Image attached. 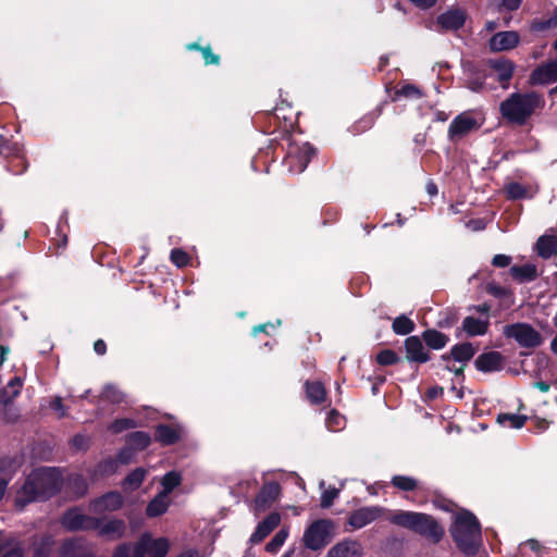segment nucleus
Returning <instances> with one entry per match:
<instances>
[{"label":"nucleus","instance_id":"f257e3e1","mask_svg":"<svg viewBox=\"0 0 557 557\" xmlns=\"http://www.w3.org/2000/svg\"><path fill=\"white\" fill-rule=\"evenodd\" d=\"M61 475L57 469H36L18 490L15 498L16 506L23 508L28 503L49 497L61 487Z\"/></svg>","mask_w":557,"mask_h":557},{"label":"nucleus","instance_id":"f03ea898","mask_svg":"<svg viewBox=\"0 0 557 557\" xmlns=\"http://www.w3.org/2000/svg\"><path fill=\"white\" fill-rule=\"evenodd\" d=\"M386 520L394 525L418 533L434 543L441 541L444 530L429 515L408 510H388Z\"/></svg>","mask_w":557,"mask_h":557},{"label":"nucleus","instance_id":"7ed1b4c3","mask_svg":"<svg viewBox=\"0 0 557 557\" xmlns=\"http://www.w3.org/2000/svg\"><path fill=\"white\" fill-rule=\"evenodd\" d=\"M544 107L541 95L532 91L527 94L515 92L504 100L499 110L502 115L511 123L523 125L536 110Z\"/></svg>","mask_w":557,"mask_h":557},{"label":"nucleus","instance_id":"20e7f679","mask_svg":"<svg viewBox=\"0 0 557 557\" xmlns=\"http://www.w3.org/2000/svg\"><path fill=\"white\" fill-rule=\"evenodd\" d=\"M458 547L467 554H473L481 539V529L476 518L468 511L456 516L450 530Z\"/></svg>","mask_w":557,"mask_h":557},{"label":"nucleus","instance_id":"39448f33","mask_svg":"<svg viewBox=\"0 0 557 557\" xmlns=\"http://www.w3.org/2000/svg\"><path fill=\"white\" fill-rule=\"evenodd\" d=\"M504 335L512 338L520 347L535 348L543 343L542 335L528 323H513L504 326Z\"/></svg>","mask_w":557,"mask_h":557},{"label":"nucleus","instance_id":"423d86ee","mask_svg":"<svg viewBox=\"0 0 557 557\" xmlns=\"http://www.w3.org/2000/svg\"><path fill=\"white\" fill-rule=\"evenodd\" d=\"M170 543L165 537L153 539L150 534L141 535L136 543L133 557H165Z\"/></svg>","mask_w":557,"mask_h":557},{"label":"nucleus","instance_id":"0eeeda50","mask_svg":"<svg viewBox=\"0 0 557 557\" xmlns=\"http://www.w3.org/2000/svg\"><path fill=\"white\" fill-rule=\"evenodd\" d=\"M331 527L327 520L313 522L304 534L305 545L312 550L322 548L329 541Z\"/></svg>","mask_w":557,"mask_h":557},{"label":"nucleus","instance_id":"6e6552de","mask_svg":"<svg viewBox=\"0 0 557 557\" xmlns=\"http://www.w3.org/2000/svg\"><path fill=\"white\" fill-rule=\"evenodd\" d=\"M387 512L388 510L380 506L362 507L351 512L348 523L354 529H361L383 516L386 517Z\"/></svg>","mask_w":557,"mask_h":557},{"label":"nucleus","instance_id":"1a4fd4ad","mask_svg":"<svg viewBox=\"0 0 557 557\" xmlns=\"http://www.w3.org/2000/svg\"><path fill=\"white\" fill-rule=\"evenodd\" d=\"M62 524L71 531L92 530L98 525V519L88 517L79 509L74 508L64 513Z\"/></svg>","mask_w":557,"mask_h":557},{"label":"nucleus","instance_id":"9d476101","mask_svg":"<svg viewBox=\"0 0 557 557\" xmlns=\"http://www.w3.org/2000/svg\"><path fill=\"white\" fill-rule=\"evenodd\" d=\"M479 127L480 123L471 114L461 113L450 123L448 137L451 140H458Z\"/></svg>","mask_w":557,"mask_h":557},{"label":"nucleus","instance_id":"9b49d317","mask_svg":"<svg viewBox=\"0 0 557 557\" xmlns=\"http://www.w3.org/2000/svg\"><path fill=\"white\" fill-rule=\"evenodd\" d=\"M281 487L276 482L265 483L259 494L257 495L253 504L255 515L265 511L280 496Z\"/></svg>","mask_w":557,"mask_h":557},{"label":"nucleus","instance_id":"f8f14e48","mask_svg":"<svg viewBox=\"0 0 557 557\" xmlns=\"http://www.w3.org/2000/svg\"><path fill=\"white\" fill-rule=\"evenodd\" d=\"M520 42V36L515 30H505L494 34L490 41L488 47L493 52H503L516 48Z\"/></svg>","mask_w":557,"mask_h":557},{"label":"nucleus","instance_id":"ddd939ff","mask_svg":"<svg viewBox=\"0 0 557 557\" xmlns=\"http://www.w3.org/2000/svg\"><path fill=\"white\" fill-rule=\"evenodd\" d=\"M557 82V59L539 65L530 75L532 85H548Z\"/></svg>","mask_w":557,"mask_h":557},{"label":"nucleus","instance_id":"4468645a","mask_svg":"<svg viewBox=\"0 0 557 557\" xmlns=\"http://www.w3.org/2000/svg\"><path fill=\"white\" fill-rule=\"evenodd\" d=\"M465 21L466 14L462 10L450 9L437 16L436 26L443 32L457 30L463 26Z\"/></svg>","mask_w":557,"mask_h":557},{"label":"nucleus","instance_id":"2eb2a0df","mask_svg":"<svg viewBox=\"0 0 557 557\" xmlns=\"http://www.w3.org/2000/svg\"><path fill=\"white\" fill-rule=\"evenodd\" d=\"M362 545L354 540H344L333 545L325 557H362Z\"/></svg>","mask_w":557,"mask_h":557},{"label":"nucleus","instance_id":"dca6fc26","mask_svg":"<svg viewBox=\"0 0 557 557\" xmlns=\"http://www.w3.org/2000/svg\"><path fill=\"white\" fill-rule=\"evenodd\" d=\"M280 523L281 515L278 512L270 513L257 525L255 532L250 536V543L258 544L262 542L276 527H278Z\"/></svg>","mask_w":557,"mask_h":557},{"label":"nucleus","instance_id":"f3484780","mask_svg":"<svg viewBox=\"0 0 557 557\" xmlns=\"http://www.w3.org/2000/svg\"><path fill=\"white\" fill-rule=\"evenodd\" d=\"M406 357L409 361L426 362L430 359L428 351L419 337L410 336L405 341Z\"/></svg>","mask_w":557,"mask_h":557},{"label":"nucleus","instance_id":"a211bd4d","mask_svg":"<svg viewBox=\"0 0 557 557\" xmlns=\"http://www.w3.org/2000/svg\"><path fill=\"white\" fill-rule=\"evenodd\" d=\"M488 64L495 73L497 81L500 82L504 87H506V84L510 81L515 71L513 62L508 59L499 58L491 60Z\"/></svg>","mask_w":557,"mask_h":557},{"label":"nucleus","instance_id":"6ab92c4d","mask_svg":"<svg viewBox=\"0 0 557 557\" xmlns=\"http://www.w3.org/2000/svg\"><path fill=\"white\" fill-rule=\"evenodd\" d=\"M122 496L119 493L111 492L96 499L91 504V507L95 512L102 513L106 511L117 510L122 506Z\"/></svg>","mask_w":557,"mask_h":557},{"label":"nucleus","instance_id":"aec40b11","mask_svg":"<svg viewBox=\"0 0 557 557\" xmlns=\"http://www.w3.org/2000/svg\"><path fill=\"white\" fill-rule=\"evenodd\" d=\"M94 530H98L102 536L115 540L124 534L125 523L120 519L98 520V525Z\"/></svg>","mask_w":557,"mask_h":557},{"label":"nucleus","instance_id":"412c9836","mask_svg":"<svg viewBox=\"0 0 557 557\" xmlns=\"http://www.w3.org/2000/svg\"><path fill=\"white\" fill-rule=\"evenodd\" d=\"M503 357L497 351L482 354L475 360V366L479 370L484 372L496 371L502 368Z\"/></svg>","mask_w":557,"mask_h":557},{"label":"nucleus","instance_id":"4be33fe9","mask_svg":"<svg viewBox=\"0 0 557 557\" xmlns=\"http://www.w3.org/2000/svg\"><path fill=\"white\" fill-rule=\"evenodd\" d=\"M183 429L181 426H170L161 424L156 430V440L163 445H172L182 437Z\"/></svg>","mask_w":557,"mask_h":557},{"label":"nucleus","instance_id":"5701e85b","mask_svg":"<svg viewBox=\"0 0 557 557\" xmlns=\"http://www.w3.org/2000/svg\"><path fill=\"white\" fill-rule=\"evenodd\" d=\"M298 150L297 153L293 150L289 151L288 158L292 162L296 163V171L300 173L307 168L311 157L314 154V149L309 144H305Z\"/></svg>","mask_w":557,"mask_h":557},{"label":"nucleus","instance_id":"b1692460","mask_svg":"<svg viewBox=\"0 0 557 557\" xmlns=\"http://www.w3.org/2000/svg\"><path fill=\"white\" fill-rule=\"evenodd\" d=\"M169 505V495L161 492L148 504L146 513L148 517H158L168 510Z\"/></svg>","mask_w":557,"mask_h":557},{"label":"nucleus","instance_id":"393cba45","mask_svg":"<svg viewBox=\"0 0 557 557\" xmlns=\"http://www.w3.org/2000/svg\"><path fill=\"white\" fill-rule=\"evenodd\" d=\"M537 253L545 259H548L557 253V237L544 235L536 242Z\"/></svg>","mask_w":557,"mask_h":557},{"label":"nucleus","instance_id":"a878e982","mask_svg":"<svg viewBox=\"0 0 557 557\" xmlns=\"http://www.w3.org/2000/svg\"><path fill=\"white\" fill-rule=\"evenodd\" d=\"M488 324V320L467 317L462 321V329L469 336L484 335L487 332Z\"/></svg>","mask_w":557,"mask_h":557},{"label":"nucleus","instance_id":"bb28decb","mask_svg":"<svg viewBox=\"0 0 557 557\" xmlns=\"http://www.w3.org/2000/svg\"><path fill=\"white\" fill-rule=\"evenodd\" d=\"M474 355V348L470 343H463L460 345H456L453 347L450 355V360H455L459 363L465 364L467 361H469Z\"/></svg>","mask_w":557,"mask_h":557},{"label":"nucleus","instance_id":"cd10ccee","mask_svg":"<svg viewBox=\"0 0 557 557\" xmlns=\"http://www.w3.org/2000/svg\"><path fill=\"white\" fill-rule=\"evenodd\" d=\"M0 555L1 557H23V552L16 541L0 536Z\"/></svg>","mask_w":557,"mask_h":557},{"label":"nucleus","instance_id":"c85d7f7f","mask_svg":"<svg viewBox=\"0 0 557 557\" xmlns=\"http://www.w3.org/2000/svg\"><path fill=\"white\" fill-rule=\"evenodd\" d=\"M22 387L20 377L15 376L8 383L7 387L0 392V404L4 406L9 405L10 401L18 395Z\"/></svg>","mask_w":557,"mask_h":557},{"label":"nucleus","instance_id":"c756f323","mask_svg":"<svg viewBox=\"0 0 557 557\" xmlns=\"http://www.w3.org/2000/svg\"><path fill=\"white\" fill-rule=\"evenodd\" d=\"M306 393L308 399L313 404H320L324 401L326 396L325 388L320 382H307Z\"/></svg>","mask_w":557,"mask_h":557},{"label":"nucleus","instance_id":"7c9ffc66","mask_svg":"<svg viewBox=\"0 0 557 557\" xmlns=\"http://www.w3.org/2000/svg\"><path fill=\"white\" fill-rule=\"evenodd\" d=\"M423 339L430 348L442 349L448 342V337L435 330H429L423 333Z\"/></svg>","mask_w":557,"mask_h":557},{"label":"nucleus","instance_id":"2f4dec72","mask_svg":"<svg viewBox=\"0 0 557 557\" xmlns=\"http://www.w3.org/2000/svg\"><path fill=\"white\" fill-rule=\"evenodd\" d=\"M527 417L516 413H500L497 417V422L504 426L520 429L527 422Z\"/></svg>","mask_w":557,"mask_h":557},{"label":"nucleus","instance_id":"473e14b6","mask_svg":"<svg viewBox=\"0 0 557 557\" xmlns=\"http://www.w3.org/2000/svg\"><path fill=\"white\" fill-rule=\"evenodd\" d=\"M391 483L404 492H411L419 487V481L412 476L407 475H394Z\"/></svg>","mask_w":557,"mask_h":557},{"label":"nucleus","instance_id":"72a5a7b5","mask_svg":"<svg viewBox=\"0 0 557 557\" xmlns=\"http://www.w3.org/2000/svg\"><path fill=\"white\" fill-rule=\"evenodd\" d=\"M511 275L521 281H532L536 277V268L533 264H524L521 267H512L510 269Z\"/></svg>","mask_w":557,"mask_h":557},{"label":"nucleus","instance_id":"f704fd0d","mask_svg":"<svg viewBox=\"0 0 557 557\" xmlns=\"http://www.w3.org/2000/svg\"><path fill=\"white\" fill-rule=\"evenodd\" d=\"M414 329V323L407 317L400 315L393 322V330L396 334L407 335Z\"/></svg>","mask_w":557,"mask_h":557},{"label":"nucleus","instance_id":"c9c22d12","mask_svg":"<svg viewBox=\"0 0 557 557\" xmlns=\"http://www.w3.org/2000/svg\"><path fill=\"white\" fill-rule=\"evenodd\" d=\"M145 475H146V471L141 468L134 470L124 480V484H123L124 488L131 490V491L136 490L137 487H139V485L144 481Z\"/></svg>","mask_w":557,"mask_h":557},{"label":"nucleus","instance_id":"e433bc0d","mask_svg":"<svg viewBox=\"0 0 557 557\" xmlns=\"http://www.w3.org/2000/svg\"><path fill=\"white\" fill-rule=\"evenodd\" d=\"M182 476L178 472H168L161 480L163 493L170 494L176 486L181 484Z\"/></svg>","mask_w":557,"mask_h":557},{"label":"nucleus","instance_id":"4c0bfd02","mask_svg":"<svg viewBox=\"0 0 557 557\" xmlns=\"http://www.w3.org/2000/svg\"><path fill=\"white\" fill-rule=\"evenodd\" d=\"M287 536H288V531L286 529L280 530L273 536V539L265 545V550L271 554L276 553L283 546Z\"/></svg>","mask_w":557,"mask_h":557},{"label":"nucleus","instance_id":"58836bf2","mask_svg":"<svg viewBox=\"0 0 557 557\" xmlns=\"http://www.w3.org/2000/svg\"><path fill=\"white\" fill-rule=\"evenodd\" d=\"M507 197L510 199H520L528 197V189L519 183H510L505 188Z\"/></svg>","mask_w":557,"mask_h":557},{"label":"nucleus","instance_id":"ea45409f","mask_svg":"<svg viewBox=\"0 0 557 557\" xmlns=\"http://www.w3.org/2000/svg\"><path fill=\"white\" fill-rule=\"evenodd\" d=\"M129 444L137 449H144L150 444V436L144 432H134L129 435Z\"/></svg>","mask_w":557,"mask_h":557},{"label":"nucleus","instance_id":"a19ab883","mask_svg":"<svg viewBox=\"0 0 557 557\" xmlns=\"http://www.w3.org/2000/svg\"><path fill=\"white\" fill-rule=\"evenodd\" d=\"M376 361L382 366H389L396 363L398 361V357L395 351L385 349L376 355Z\"/></svg>","mask_w":557,"mask_h":557},{"label":"nucleus","instance_id":"79ce46f5","mask_svg":"<svg viewBox=\"0 0 557 557\" xmlns=\"http://www.w3.org/2000/svg\"><path fill=\"white\" fill-rule=\"evenodd\" d=\"M102 397L112 403H122L124 399V395L116 387L108 385L102 392Z\"/></svg>","mask_w":557,"mask_h":557},{"label":"nucleus","instance_id":"37998d69","mask_svg":"<svg viewBox=\"0 0 557 557\" xmlns=\"http://www.w3.org/2000/svg\"><path fill=\"white\" fill-rule=\"evenodd\" d=\"M344 418L338 414L336 411H331L327 419L326 425L331 431H338L343 428Z\"/></svg>","mask_w":557,"mask_h":557},{"label":"nucleus","instance_id":"c03bdc74","mask_svg":"<svg viewBox=\"0 0 557 557\" xmlns=\"http://www.w3.org/2000/svg\"><path fill=\"white\" fill-rule=\"evenodd\" d=\"M136 428V423L134 420L132 419H119L116 421H114L111 426H110V430L113 432V433H120L124 430H127V429H134Z\"/></svg>","mask_w":557,"mask_h":557},{"label":"nucleus","instance_id":"a18cd8bd","mask_svg":"<svg viewBox=\"0 0 557 557\" xmlns=\"http://www.w3.org/2000/svg\"><path fill=\"white\" fill-rule=\"evenodd\" d=\"M171 260H172V262L174 264H176L177 267L182 268V267H185L188 263L189 257L182 249H173L171 251Z\"/></svg>","mask_w":557,"mask_h":557},{"label":"nucleus","instance_id":"49530a36","mask_svg":"<svg viewBox=\"0 0 557 557\" xmlns=\"http://www.w3.org/2000/svg\"><path fill=\"white\" fill-rule=\"evenodd\" d=\"M339 491L335 487H329L321 496V506L324 508L330 507L334 499L338 496Z\"/></svg>","mask_w":557,"mask_h":557},{"label":"nucleus","instance_id":"de8ad7c7","mask_svg":"<svg viewBox=\"0 0 557 557\" xmlns=\"http://www.w3.org/2000/svg\"><path fill=\"white\" fill-rule=\"evenodd\" d=\"M397 94L400 95V96L407 97V98H418V97L421 96L420 90L417 87L412 86V85L403 86L397 91Z\"/></svg>","mask_w":557,"mask_h":557},{"label":"nucleus","instance_id":"09e8293b","mask_svg":"<svg viewBox=\"0 0 557 557\" xmlns=\"http://www.w3.org/2000/svg\"><path fill=\"white\" fill-rule=\"evenodd\" d=\"M50 407H51V409H53L58 413L59 418L65 417L66 411H65V408H64V406L62 404V399L60 397H54L51 400Z\"/></svg>","mask_w":557,"mask_h":557},{"label":"nucleus","instance_id":"8fccbe9b","mask_svg":"<svg viewBox=\"0 0 557 557\" xmlns=\"http://www.w3.org/2000/svg\"><path fill=\"white\" fill-rule=\"evenodd\" d=\"M202 55L206 64H218L220 61V58L216 54H214L210 48H203Z\"/></svg>","mask_w":557,"mask_h":557},{"label":"nucleus","instance_id":"3c124183","mask_svg":"<svg viewBox=\"0 0 557 557\" xmlns=\"http://www.w3.org/2000/svg\"><path fill=\"white\" fill-rule=\"evenodd\" d=\"M510 261H511V258L509 256L496 255V256H494L492 263L495 267L505 268V267L509 265Z\"/></svg>","mask_w":557,"mask_h":557},{"label":"nucleus","instance_id":"603ef678","mask_svg":"<svg viewBox=\"0 0 557 557\" xmlns=\"http://www.w3.org/2000/svg\"><path fill=\"white\" fill-rule=\"evenodd\" d=\"M131 548L126 544H122L116 547L112 557H129Z\"/></svg>","mask_w":557,"mask_h":557},{"label":"nucleus","instance_id":"864d4df0","mask_svg":"<svg viewBox=\"0 0 557 557\" xmlns=\"http://www.w3.org/2000/svg\"><path fill=\"white\" fill-rule=\"evenodd\" d=\"M442 359H443L444 361H446V362H447V363L445 364V368H446L447 370L453 371V372H455L456 374H460V373L462 372V370H463V364H462V363H461V366H460V367H456V366H454V364H450V361H451V360H450V357H448V356H446V355H445V356H443V357H442Z\"/></svg>","mask_w":557,"mask_h":557},{"label":"nucleus","instance_id":"5fc2aeb1","mask_svg":"<svg viewBox=\"0 0 557 557\" xmlns=\"http://www.w3.org/2000/svg\"><path fill=\"white\" fill-rule=\"evenodd\" d=\"M442 359H443L444 361H446V362H447V363L445 364V368H446L447 370L453 371V372H455L456 374H460V373L462 372V370H463V364H462V363H461V366H460V367H456V366H454V364H450V361H451V360H450V357H448V356H446V355H445V356H443V357H442Z\"/></svg>","mask_w":557,"mask_h":557},{"label":"nucleus","instance_id":"6e6d98bb","mask_svg":"<svg viewBox=\"0 0 557 557\" xmlns=\"http://www.w3.org/2000/svg\"><path fill=\"white\" fill-rule=\"evenodd\" d=\"M521 1L522 0H502V5L509 11H513L520 7Z\"/></svg>","mask_w":557,"mask_h":557},{"label":"nucleus","instance_id":"4d7b16f0","mask_svg":"<svg viewBox=\"0 0 557 557\" xmlns=\"http://www.w3.org/2000/svg\"><path fill=\"white\" fill-rule=\"evenodd\" d=\"M416 7L420 9H429L433 7L437 0H410Z\"/></svg>","mask_w":557,"mask_h":557},{"label":"nucleus","instance_id":"13d9d810","mask_svg":"<svg viewBox=\"0 0 557 557\" xmlns=\"http://www.w3.org/2000/svg\"><path fill=\"white\" fill-rule=\"evenodd\" d=\"M94 349L95 351L98 354V355H103L107 350V345L106 343L102 341V339H98L95 344H94Z\"/></svg>","mask_w":557,"mask_h":557},{"label":"nucleus","instance_id":"bf43d9fd","mask_svg":"<svg viewBox=\"0 0 557 557\" xmlns=\"http://www.w3.org/2000/svg\"><path fill=\"white\" fill-rule=\"evenodd\" d=\"M73 444L77 448H85L87 446V438L83 435H77L73 438Z\"/></svg>","mask_w":557,"mask_h":557},{"label":"nucleus","instance_id":"052dcab7","mask_svg":"<svg viewBox=\"0 0 557 557\" xmlns=\"http://www.w3.org/2000/svg\"><path fill=\"white\" fill-rule=\"evenodd\" d=\"M544 26L547 28L557 26V10L554 11L553 15L545 22Z\"/></svg>","mask_w":557,"mask_h":557},{"label":"nucleus","instance_id":"680f3d73","mask_svg":"<svg viewBox=\"0 0 557 557\" xmlns=\"http://www.w3.org/2000/svg\"><path fill=\"white\" fill-rule=\"evenodd\" d=\"M426 191L430 196H435L437 194V186L434 183H429L426 185Z\"/></svg>","mask_w":557,"mask_h":557},{"label":"nucleus","instance_id":"e2e57ef3","mask_svg":"<svg viewBox=\"0 0 557 557\" xmlns=\"http://www.w3.org/2000/svg\"><path fill=\"white\" fill-rule=\"evenodd\" d=\"M535 387L537 389H540L541 392H543V393H546V392L549 391V384H547L545 382H542V381L541 382H536L535 383Z\"/></svg>","mask_w":557,"mask_h":557},{"label":"nucleus","instance_id":"0e129e2a","mask_svg":"<svg viewBox=\"0 0 557 557\" xmlns=\"http://www.w3.org/2000/svg\"><path fill=\"white\" fill-rule=\"evenodd\" d=\"M525 544L529 545L530 548L535 552H537L541 547L540 543L535 540H529Z\"/></svg>","mask_w":557,"mask_h":557},{"label":"nucleus","instance_id":"69168bd1","mask_svg":"<svg viewBox=\"0 0 557 557\" xmlns=\"http://www.w3.org/2000/svg\"><path fill=\"white\" fill-rule=\"evenodd\" d=\"M8 352H9V349L7 347L0 345V366L5 360V356L8 355Z\"/></svg>","mask_w":557,"mask_h":557},{"label":"nucleus","instance_id":"338daca9","mask_svg":"<svg viewBox=\"0 0 557 557\" xmlns=\"http://www.w3.org/2000/svg\"><path fill=\"white\" fill-rule=\"evenodd\" d=\"M7 485H8V482L4 479H0V500L4 496Z\"/></svg>","mask_w":557,"mask_h":557},{"label":"nucleus","instance_id":"774afa93","mask_svg":"<svg viewBox=\"0 0 557 557\" xmlns=\"http://www.w3.org/2000/svg\"><path fill=\"white\" fill-rule=\"evenodd\" d=\"M177 557H200L199 553L197 550H187L185 553H182Z\"/></svg>","mask_w":557,"mask_h":557}]
</instances>
